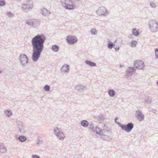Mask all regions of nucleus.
<instances>
[{"label": "nucleus", "instance_id": "obj_1", "mask_svg": "<svg viewBox=\"0 0 158 158\" xmlns=\"http://www.w3.org/2000/svg\"><path fill=\"white\" fill-rule=\"evenodd\" d=\"M45 39V36L43 34L38 35L32 39V58L34 61H36L39 57L43 49V44Z\"/></svg>", "mask_w": 158, "mask_h": 158}, {"label": "nucleus", "instance_id": "obj_2", "mask_svg": "<svg viewBox=\"0 0 158 158\" xmlns=\"http://www.w3.org/2000/svg\"><path fill=\"white\" fill-rule=\"evenodd\" d=\"M119 126L123 130L127 132H130L133 127V125L131 123L128 124L127 125L119 124Z\"/></svg>", "mask_w": 158, "mask_h": 158}, {"label": "nucleus", "instance_id": "obj_3", "mask_svg": "<svg viewBox=\"0 0 158 158\" xmlns=\"http://www.w3.org/2000/svg\"><path fill=\"white\" fill-rule=\"evenodd\" d=\"M66 41L69 44H72L76 43L77 39L75 36L69 35L67 37Z\"/></svg>", "mask_w": 158, "mask_h": 158}, {"label": "nucleus", "instance_id": "obj_4", "mask_svg": "<svg viewBox=\"0 0 158 158\" xmlns=\"http://www.w3.org/2000/svg\"><path fill=\"white\" fill-rule=\"evenodd\" d=\"M134 66L138 69H141L144 67V63L142 61L136 60L134 62Z\"/></svg>", "mask_w": 158, "mask_h": 158}, {"label": "nucleus", "instance_id": "obj_5", "mask_svg": "<svg viewBox=\"0 0 158 158\" xmlns=\"http://www.w3.org/2000/svg\"><path fill=\"white\" fill-rule=\"evenodd\" d=\"M19 60L21 63L23 65L25 64L27 62L28 59L26 56L23 54L21 55L19 57Z\"/></svg>", "mask_w": 158, "mask_h": 158}, {"label": "nucleus", "instance_id": "obj_6", "mask_svg": "<svg viewBox=\"0 0 158 158\" xmlns=\"http://www.w3.org/2000/svg\"><path fill=\"white\" fill-rule=\"evenodd\" d=\"M106 12V8L104 7H101L98 9L97 11V13L98 15H104Z\"/></svg>", "mask_w": 158, "mask_h": 158}, {"label": "nucleus", "instance_id": "obj_7", "mask_svg": "<svg viewBox=\"0 0 158 158\" xmlns=\"http://www.w3.org/2000/svg\"><path fill=\"white\" fill-rule=\"evenodd\" d=\"M63 6L65 9H68L71 10L74 9L75 7V6L73 5H70L65 3H64V5L63 4Z\"/></svg>", "mask_w": 158, "mask_h": 158}, {"label": "nucleus", "instance_id": "obj_8", "mask_svg": "<svg viewBox=\"0 0 158 158\" xmlns=\"http://www.w3.org/2000/svg\"><path fill=\"white\" fill-rule=\"evenodd\" d=\"M69 69V66L67 65H64L61 69L62 72H67Z\"/></svg>", "mask_w": 158, "mask_h": 158}, {"label": "nucleus", "instance_id": "obj_9", "mask_svg": "<svg viewBox=\"0 0 158 158\" xmlns=\"http://www.w3.org/2000/svg\"><path fill=\"white\" fill-rule=\"evenodd\" d=\"M42 14L44 15L47 16L49 15L50 13L46 9H44L42 11Z\"/></svg>", "mask_w": 158, "mask_h": 158}, {"label": "nucleus", "instance_id": "obj_10", "mask_svg": "<svg viewBox=\"0 0 158 158\" xmlns=\"http://www.w3.org/2000/svg\"><path fill=\"white\" fill-rule=\"evenodd\" d=\"M85 63L91 66H96V64L94 63L91 62L89 60H86L85 61Z\"/></svg>", "mask_w": 158, "mask_h": 158}, {"label": "nucleus", "instance_id": "obj_11", "mask_svg": "<svg viewBox=\"0 0 158 158\" xmlns=\"http://www.w3.org/2000/svg\"><path fill=\"white\" fill-rule=\"evenodd\" d=\"M137 118L139 121H141L143 119L144 116L141 113H139V114H138Z\"/></svg>", "mask_w": 158, "mask_h": 158}, {"label": "nucleus", "instance_id": "obj_12", "mask_svg": "<svg viewBox=\"0 0 158 158\" xmlns=\"http://www.w3.org/2000/svg\"><path fill=\"white\" fill-rule=\"evenodd\" d=\"M88 124L89 123L86 121L83 120L81 122V125L83 127H86Z\"/></svg>", "mask_w": 158, "mask_h": 158}, {"label": "nucleus", "instance_id": "obj_13", "mask_svg": "<svg viewBox=\"0 0 158 158\" xmlns=\"http://www.w3.org/2000/svg\"><path fill=\"white\" fill-rule=\"evenodd\" d=\"M108 93L111 97H113L115 94V92L114 90H109Z\"/></svg>", "mask_w": 158, "mask_h": 158}, {"label": "nucleus", "instance_id": "obj_14", "mask_svg": "<svg viewBox=\"0 0 158 158\" xmlns=\"http://www.w3.org/2000/svg\"><path fill=\"white\" fill-rule=\"evenodd\" d=\"M52 50L55 52H57L59 49V47L56 45H53L52 46Z\"/></svg>", "mask_w": 158, "mask_h": 158}, {"label": "nucleus", "instance_id": "obj_15", "mask_svg": "<svg viewBox=\"0 0 158 158\" xmlns=\"http://www.w3.org/2000/svg\"><path fill=\"white\" fill-rule=\"evenodd\" d=\"M132 33L135 36H137L139 34L138 31L135 29H134L133 30Z\"/></svg>", "mask_w": 158, "mask_h": 158}, {"label": "nucleus", "instance_id": "obj_16", "mask_svg": "<svg viewBox=\"0 0 158 158\" xmlns=\"http://www.w3.org/2000/svg\"><path fill=\"white\" fill-rule=\"evenodd\" d=\"M19 139L21 141L23 142L26 140V138L23 136H21L19 138Z\"/></svg>", "mask_w": 158, "mask_h": 158}, {"label": "nucleus", "instance_id": "obj_17", "mask_svg": "<svg viewBox=\"0 0 158 158\" xmlns=\"http://www.w3.org/2000/svg\"><path fill=\"white\" fill-rule=\"evenodd\" d=\"M137 44V42L136 41H133L131 43V45L132 47H134L136 46Z\"/></svg>", "mask_w": 158, "mask_h": 158}, {"label": "nucleus", "instance_id": "obj_18", "mask_svg": "<svg viewBox=\"0 0 158 158\" xmlns=\"http://www.w3.org/2000/svg\"><path fill=\"white\" fill-rule=\"evenodd\" d=\"M58 136L60 138V139H63L64 137V135L62 133H59Z\"/></svg>", "mask_w": 158, "mask_h": 158}, {"label": "nucleus", "instance_id": "obj_19", "mask_svg": "<svg viewBox=\"0 0 158 158\" xmlns=\"http://www.w3.org/2000/svg\"><path fill=\"white\" fill-rule=\"evenodd\" d=\"M44 89L46 91H48L50 89V87L48 85H46L44 87Z\"/></svg>", "mask_w": 158, "mask_h": 158}, {"label": "nucleus", "instance_id": "obj_20", "mask_svg": "<svg viewBox=\"0 0 158 158\" xmlns=\"http://www.w3.org/2000/svg\"><path fill=\"white\" fill-rule=\"evenodd\" d=\"M113 44L110 43L108 44V47L109 48H112L113 46Z\"/></svg>", "mask_w": 158, "mask_h": 158}, {"label": "nucleus", "instance_id": "obj_21", "mask_svg": "<svg viewBox=\"0 0 158 158\" xmlns=\"http://www.w3.org/2000/svg\"><path fill=\"white\" fill-rule=\"evenodd\" d=\"M5 3L4 1L2 0H0V6H4L5 5Z\"/></svg>", "mask_w": 158, "mask_h": 158}, {"label": "nucleus", "instance_id": "obj_22", "mask_svg": "<svg viewBox=\"0 0 158 158\" xmlns=\"http://www.w3.org/2000/svg\"><path fill=\"white\" fill-rule=\"evenodd\" d=\"M91 32L92 34H94L96 33V31L95 29H93L91 30Z\"/></svg>", "mask_w": 158, "mask_h": 158}, {"label": "nucleus", "instance_id": "obj_23", "mask_svg": "<svg viewBox=\"0 0 158 158\" xmlns=\"http://www.w3.org/2000/svg\"><path fill=\"white\" fill-rule=\"evenodd\" d=\"M155 54L156 57L158 58V50L156 49L155 50Z\"/></svg>", "mask_w": 158, "mask_h": 158}, {"label": "nucleus", "instance_id": "obj_24", "mask_svg": "<svg viewBox=\"0 0 158 158\" xmlns=\"http://www.w3.org/2000/svg\"><path fill=\"white\" fill-rule=\"evenodd\" d=\"M134 72V69L132 68H130L129 69L128 72L129 73V75L130 74V72Z\"/></svg>", "mask_w": 158, "mask_h": 158}, {"label": "nucleus", "instance_id": "obj_25", "mask_svg": "<svg viewBox=\"0 0 158 158\" xmlns=\"http://www.w3.org/2000/svg\"><path fill=\"white\" fill-rule=\"evenodd\" d=\"M6 113L8 115H11V114H12L11 112H10L9 111H6Z\"/></svg>", "mask_w": 158, "mask_h": 158}, {"label": "nucleus", "instance_id": "obj_26", "mask_svg": "<svg viewBox=\"0 0 158 158\" xmlns=\"http://www.w3.org/2000/svg\"><path fill=\"white\" fill-rule=\"evenodd\" d=\"M32 157L33 158H40V157L39 156L36 155H33L32 156Z\"/></svg>", "mask_w": 158, "mask_h": 158}, {"label": "nucleus", "instance_id": "obj_27", "mask_svg": "<svg viewBox=\"0 0 158 158\" xmlns=\"http://www.w3.org/2000/svg\"><path fill=\"white\" fill-rule=\"evenodd\" d=\"M154 26L155 27H156L158 30V25L157 24H155L154 25Z\"/></svg>", "mask_w": 158, "mask_h": 158}, {"label": "nucleus", "instance_id": "obj_28", "mask_svg": "<svg viewBox=\"0 0 158 158\" xmlns=\"http://www.w3.org/2000/svg\"><path fill=\"white\" fill-rule=\"evenodd\" d=\"M157 85H158V82H157Z\"/></svg>", "mask_w": 158, "mask_h": 158}, {"label": "nucleus", "instance_id": "obj_29", "mask_svg": "<svg viewBox=\"0 0 158 158\" xmlns=\"http://www.w3.org/2000/svg\"><path fill=\"white\" fill-rule=\"evenodd\" d=\"M1 73V71H0V73Z\"/></svg>", "mask_w": 158, "mask_h": 158}]
</instances>
